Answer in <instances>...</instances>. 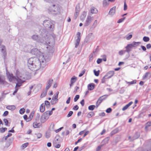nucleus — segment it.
<instances>
[{
  "mask_svg": "<svg viewBox=\"0 0 151 151\" xmlns=\"http://www.w3.org/2000/svg\"><path fill=\"white\" fill-rule=\"evenodd\" d=\"M34 113H31L29 117V118H28V119H29V120H31L32 119V118H33V115H34Z\"/></svg>",
  "mask_w": 151,
  "mask_h": 151,
  "instance_id": "obj_40",
  "label": "nucleus"
},
{
  "mask_svg": "<svg viewBox=\"0 0 151 151\" xmlns=\"http://www.w3.org/2000/svg\"><path fill=\"white\" fill-rule=\"evenodd\" d=\"M45 136L47 138H49L50 137V134L48 132H46V133Z\"/></svg>",
  "mask_w": 151,
  "mask_h": 151,
  "instance_id": "obj_58",
  "label": "nucleus"
},
{
  "mask_svg": "<svg viewBox=\"0 0 151 151\" xmlns=\"http://www.w3.org/2000/svg\"><path fill=\"white\" fill-rule=\"evenodd\" d=\"M7 109L10 110H14L16 107L14 106H8L6 107Z\"/></svg>",
  "mask_w": 151,
  "mask_h": 151,
  "instance_id": "obj_28",
  "label": "nucleus"
},
{
  "mask_svg": "<svg viewBox=\"0 0 151 151\" xmlns=\"http://www.w3.org/2000/svg\"><path fill=\"white\" fill-rule=\"evenodd\" d=\"M32 39L34 40L39 42L40 40L39 37L37 35H34L31 37Z\"/></svg>",
  "mask_w": 151,
  "mask_h": 151,
  "instance_id": "obj_16",
  "label": "nucleus"
},
{
  "mask_svg": "<svg viewBox=\"0 0 151 151\" xmlns=\"http://www.w3.org/2000/svg\"><path fill=\"white\" fill-rule=\"evenodd\" d=\"M25 111V109L24 108L21 109L19 110V113L20 114H23Z\"/></svg>",
  "mask_w": 151,
  "mask_h": 151,
  "instance_id": "obj_38",
  "label": "nucleus"
},
{
  "mask_svg": "<svg viewBox=\"0 0 151 151\" xmlns=\"http://www.w3.org/2000/svg\"><path fill=\"white\" fill-rule=\"evenodd\" d=\"M151 126V121L147 122L146 124V126L145 127V129L146 131L148 130V127Z\"/></svg>",
  "mask_w": 151,
  "mask_h": 151,
  "instance_id": "obj_26",
  "label": "nucleus"
},
{
  "mask_svg": "<svg viewBox=\"0 0 151 151\" xmlns=\"http://www.w3.org/2000/svg\"><path fill=\"white\" fill-rule=\"evenodd\" d=\"M85 70H85V69H84L81 72L79 75V77H81L84 74V73H85Z\"/></svg>",
  "mask_w": 151,
  "mask_h": 151,
  "instance_id": "obj_46",
  "label": "nucleus"
},
{
  "mask_svg": "<svg viewBox=\"0 0 151 151\" xmlns=\"http://www.w3.org/2000/svg\"><path fill=\"white\" fill-rule=\"evenodd\" d=\"M53 80L52 79H49L47 81V83L46 87V90L47 91L51 86L53 83Z\"/></svg>",
  "mask_w": 151,
  "mask_h": 151,
  "instance_id": "obj_12",
  "label": "nucleus"
},
{
  "mask_svg": "<svg viewBox=\"0 0 151 151\" xmlns=\"http://www.w3.org/2000/svg\"><path fill=\"white\" fill-rule=\"evenodd\" d=\"M39 123H37L36 122H35L33 123V127L34 128H37L39 126Z\"/></svg>",
  "mask_w": 151,
  "mask_h": 151,
  "instance_id": "obj_36",
  "label": "nucleus"
},
{
  "mask_svg": "<svg viewBox=\"0 0 151 151\" xmlns=\"http://www.w3.org/2000/svg\"><path fill=\"white\" fill-rule=\"evenodd\" d=\"M102 61V59H101L99 58L97 60V63L98 64L101 63Z\"/></svg>",
  "mask_w": 151,
  "mask_h": 151,
  "instance_id": "obj_56",
  "label": "nucleus"
},
{
  "mask_svg": "<svg viewBox=\"0 0 151 151\" xmlns=\"http://www.w3.org/2000/svg\"><path fill=\"white\" fill-rule=\"evenodd\" d=\"M94 84L93 83H90L88 85V90H92L94 88Z\"/></svg>",
  "mask_w": 151,
  "mask_h": 151,
  "instance_id": "obj_22",
  "label": "nucleus"
},
{
  "mask_svg": "<svg viewBox=\"0 0 151 151\" xmlns=\"http://www.w3.org/2000/svg\"><path fill=\"white\" fill-rule=\"evenodd\" d=\"M102 145L98 146L96 149V151H99L101 149Z\"/></svg>",
  "mask_w": 151,
  "mask_h": 151,
  "instance_id": "obj_59",
  "label": "nucleus"
},
{
  "mask_svg": "<svg viewBox=\"0 0 151 151\" xmlns=\"http://www.w3.org/2000/svg\"><path fill=\"white\" fill-rule=\"evenodd\" d=\"M140 133L139 132H136L135 134L134 135L133 137V139L132 140L136 139L139 138L140 136Z\"/></svg>",
  "mask_w": 151,
  "mask_h": 151,
  "instance_id": "obj_27",
  "label": "nucleus"
},
{
  "mask_svg": "<svg viewBox=\"0 0 151 151\" xmlns=\"http://www.w3.org/2000/svg\"><path fill=\"white\" fill-rule=\"evenodd\" d=\"M79 10L77 9V6L76 7V11L74 15V18L75 19H76L77 17L78 14H79Z\"/></svg>",
  "mask_w": 151,
  "mask_h": 151,
  "instance_id": "obj_24",
  "label": "nucleus"
},
{
  "mask_svg": "<svg viewBox=\"0 0 151 151\" xmlns=\"http://www.w3.org/2000/svg\"><path fill=\"white\" fill-rule=\"evenodd\" d=\"M127 6L126 4V2L125 1H124V10H126L127 9Z\"/></svg>",
  "mask_w": 151,
  "mask_h": 151,
  "instance_id": "obj_47",
  "label": "nucleus"
},
{
  "mask_svg": "<svg viewBox=\"0 0 151 151\" xmlns=\"http://www.w3.org/2000/svg\"><path fill=\"white\" fill-rule=\"evenodd\" d=\"M146 47L147 49H149L151 47V45L150 44H148L146 45Z\"/></svg>",
  "mask_w": 151,
  "mask_h": 151,
  "instance_id": "obj_62",
  "label": "nucleus"
},
{
  "mask_svg": "<svg viewBox=\"0 0 151 151\" xmlns=\"http://www.w3.org/2000/svg\"><path fill=\"white\" fill-rule=\"evenodd\" d=\"M21 83L20 82H17V83L16 84L15 87H17L18 88L19 87L21 86L22 83Z\"/></svg>",
  "mask_w": 151,
  "mask_h": 151,
  "instance_id": "obj_48",
  "label": "nucleus"
},
{
  "mask_svg": "<svg viewBox=\"0 0 151 151\" xmlns=\"http://www.w3.org/2000/svg\"><path fill=\"white\" fill-rule=\"evenodd\" d=\"M76 80V77L75 76H73L71 79L70 83H74Z\"/></svg>",
  "mask_w": 151,
  "mask_h": 151,
  "instance_id": "obj_30",
  "label": "nucleus"
},
{
  "mask_svg": "<svg viewBox=\"0 0 151 151\" xmlns=\"http://www.w3.org/2000/svg\"><path fill=\"white\" fill-rule=\"evenodd\" d=\"M93 72H94L95 75L96 76H98L99 75V72H100V71L99 70L96 71V70H93Z\"/></svg>",
  "mask_w": 151,
  "mask_h": 151,
  "instance_id": "obj_41",
  "label": "nucleus"
},
{
  "mask_svg": "<svg viewBox=\"0 0 151 151\" xmlns=\"http://www.w3.org/2000/svg\"><path fill=\"white\" fill-rule=\"evenodd\" d=\"M50 102L48 101H45V104H44L45 105H50Z\"/></svg>",
  "mask_w": 151,
  "mask_h": 151,
  "instance_id": "obj_61",
  "label": "nucleus"
},
{
  "mask_svg": "<svg viewBox=\"0 0 151 151\" xmlns=\"http://www.w3.org/2000/svg\"><path fill=\"white\" fill-rule=\"evenodd\" d=\"M82 106H84V100L83 99L80 102Z\"/></svg>",
  "mask_w": 151,
  "mask_h": 151,
  "instance_id": "obj_60",
  "label": "nucleus"
},
{
  "mask_svg": "<svg viewBox=\"0 0 151 151\" xmlns=\"http://www.w3.org/2000/svg\"><path fill=\"white\" fill-rule=\"evenodd\" d=\"M94 113L93 112H91L89 113L87 115V117H92Z\"/></svg>",
  "mask_w": 151,
  "mask_h": 151,
  "instance_id": "obj_39",
  "label": "nucleus"
},
{
  "mask_svg": "<svg viewBox=\"0 0 151 151\" xmlns=\"http://www.w3.org/2000/svg\"><path fill=\"white\" fill-rule=\"evenodd\" d=\"M70 97H69L68 99H67V101H66V103L67 104H69L70 103Z\"/></svg>",
  "mask_w": 151,
  "mask_h": 151,
  "instance_id": "obj_64",
  "label": "nucleus"
},
{
  "mask_svg": "<svg viewBox=\"0 0 151 151\" xmlns=\"http://www.w3.org/2000/svg\"><path fill=\"white\" fill-rule=\"evenodd\" d=\"M7 129V128L6 127L4 128H0V132L1 133H4L5 131Z\"/></svg>",
  "mask_w": 151,
  "mask_h": 151,
  "instance_id": "obj_33",
  "label": "nucleus"
},
{
  "mask_svg": "<svg viewBox=\"0 0 151 151\" xmlns=\"http://www.w3.org/2000/svg\"><path fill=\"white\" fill-rule=\"evenodd\" d=\"M49 10L52 13L55 14L58 13L59 11L58 7L54 4L50 6L49 9Z\"/></svg>",
  "mask_w": 151,
  "mask_h": 151,
  "instance_id": "obj_4",
  "label": "nucleus"
},
{
  "mask_svg": "<svg viewBox=\"0 0 151 151\" xmlns=\"http://www.w3.org/2000/svg\"><path fill=\"white\" fill-rule=\"evenodd\" d=\"M47 91L43 92L41 94V97H43L45 96L47 94Z\"/></svg>",
  "mask_w": 151,
  "mask_h": 151,
  "instance_id": "obj_43",
  "label": "nucleus"
},
{
  "mask_svg": "<svg viewBox=\"0 0 151 151\" xmlns=\"http://www.w3.org/2000/svg\"><path fill=\"white\" fill-rule=\"evenodd\" d=\"M143 40L145 42H147L149 41L150 39L148 37L145 36L143 38Z\"/></svg>",
  "mask_w": 151,
  "mask_h": 151,
  "instance_id": "obj_34",
  "label": "nucleus"
},
{
  "mask_svg": "<svg viewBox=\"0 0 151 151\" xmlns=\"http://www.w3.org/2000/svg\"><path fill=\"white\" fill-rule=\"evenodd\" d=\"M125 48L126 49V50H125L124 51H125V52H127L128 53H129L131 51L132 47L129 44L127 45L125 47Z\"/></svg>",
  "mask_w": 151,
  "mask_h": 151,
  "instance_id": "obj_18",
  "label": "nucleus"
},
{
  "mask_svg": "<svg viewBox=\"0 0 151 151\" xmlns=\"http://www.w3.org/2000/svg\"><path fill=\"white\" fill-rule=\"evenodd\" d=\"M125 17H124L123 18H122L121 19H119L118 21H117V22L118 23H121L122 22H123V21L124 20V19H125Z\"/></svg>",
  "mask_w": 151,
  "mask_h": 151,
  "instance_id": "obj_44",
  "label": "nucleus"
},
{
  "mask_svg": "<svg viewBox=\"0 0 151 151\" xmlns=\"http://www.w3.org/2000/svg\"><path fill=\"white\" fill-rule=\"evenodd\" d=\"M90 11L92 14H96L98 12V11L96 8L93 6L91 8Z\"/></svg>",
  "mask_w": 151,
  "mask_h": 151,
  "instance_id": "obj_19",
  "label": "nucleus"
},
{
  "mask_svg": "<svg viewBox=\"0 0 151 151\" xmlns=\"http://www.w3.org/2000/svg\"><path fill=\"white\" fill-rule=\"evenodd\" d=\"M141 47L142 48V50L143 51H145L146 50V48L145 47L141 45Z\"/></svg>",
  "mask_w": 151,
  "mask_h": 151,
  "instance_id": "obj_63",
  "label": "nucleus"
},
{
  "mask_svg": "<svg viewBox=\"0 0 151 151\" xmlns=\"http://www.w3.org/2000/svg\"><path fill=\"white\" fill-rule=\"evenodd\" d=\"M8 78L10 81H16V77L14 76L12 74H9L8 76Z\"/></svg>",
  "mask_w": 151,
  "mask_h": 151,
  "instance_id": "obj_15",
  "label": "nucleus"
},
{
  "mask_svg": "<svg viewBox=\"0 0 151 151\" xmlns=\"http://www.w3.org/2000/svg\"><path fill=\"white\" fill-rule=\"evenodd\" d=\"M8 113L9 112L8 111H6L4 112L3 116H5L8 115Z\"/></svg>",
  "mask_w": 151,
  "mask_h": 151,
  "instance_id": "obj_54",
  "label": "nucleus"
},
{
  "mask_svg": "<svg viewBox=\"0 0 151 151\" xmlns=\"http://www.w3.org/2000/svg\"><path fill=\"white\" fill-rule=\"evenodd\" d=\"M28 145L29 143L28 142H27L23 144L22 146L23 149H24V148L28 146Z\"/></svg>",
  "mask_w": 151,
  "mask_h": 151,
  "instance_id": "obj_37",
  "label": "nucleus"
},
{
  "mask_svg": "<svg viewBox=\"0 0 151 151\" xmlns=\"http://www.w3.org/2000/svg\"><path fill=\"white\" fill-rule=\"evenodd\" d=\"M43 25L47 29H53L54 25L52 22L49 20H46L43 22Z\"/></svg>",
  "mask_w": 151,
  "mask_h": 151,
  "instance_id": "obj_3",
  "label": "nucleus"
},
{
  "mask_svg": "<svg viewBox=\"0 0 151 151\" xmlns=\"http://www.w3.org/2000/svg\"><path fill=\"white\" fill-rule=\"evenodd\" d=\"M125 52V51L124 50H121L119 52V54L121 55H123L124 53Z\"/></svg>",
  "mask_w": 151,
  "mask_h": 151,
  "instance_id": "obj_49",
  "label": "nucleus"
},
{
  "mask_svg": "<svg viewBox=\"0 0 151 151\" xmlns=\"http://www.w3.org/2000/svg\"><path fill=\"white\" fill-rule=\"evenodd\" d=\"M114 74V72L113 71H110L102 79V83H104L105 81V80L111 78Z\"/></svg>",
  "mask_w": 151,
  "mask_h": 151,
  "instance_id": "obj_5",
  "label": "nucleus"
},
{
  "mask_svg": "<svg viewBox=\"0 0 151 151\" xmlns=\"http://www.w3.org/2000/svg\"><path fill=\"white\" fill-rule=\"evenodd\" d=\"M136 82V81L135 80H133V81H131V82H127V83H129L130 84H133L135 83Z\"/></svg>",
  "mask_w": 151,
  "mask_h": 151,
  "instance_id": "obj_51",
  "label": "nucleus"
},
{
  "mask_svg": "<svg viewBox=\"0 0 151 151\" xmlns=\"http://www.w3.org/2000/svg\"><path fill=\"white\" fill-rule=\"evenodd\" d=\"M132 37V35H130L128 36H127L126 39L127 40H130Z\"/></svg>",
  "mask_w": 151,
  "mask_h": 151,
  "instance_id": "obj_55",
  "label": "nucleus"
},
{
  "mask_svg": "<svg viewBox=\"0 0 151 151\" xmlns=\"http://www.w3.org/2000/svg\"><path fill=\"white\" fill-rule=\"evenodd\" d=\"M79 95H76L75 96V97L74 99V101L75 102H76L77 101V100L79 99Z\"/></svg>",
  "mask_w": 151,
  "mask_h": 151,
  "instance_id": "obj_45",
  "label": "nucleus"
},
{
  "mask_svg": "<svg viewBox=\"0 0 151 151\" xmlns=\"http://www.w3.org/2000/svg\"><path fill=\"white\" fill-rule=\"evenodd\" d=\"M3 121L5 124V125L6 126H7L8 124V120L6 119H4L3 120Z\"/></svg>",
  "mask_w": 151,
  "mask_h": 151,
  "instance_id": "obj_52",
  "label": "nucleus"
},
{
  "mask_svg": "<svg viewBox=\"0 0 151 151\" xmlns=\"http://www.w3.org/2000/svg\"><path fill=\"white\" fill-rule=\"evenodd\" d=\"M86 15V12H83L81 16V19L82 20H84L85 19Z\"/></svg>",
  "mask_w": 151,
  "mask_h": 151,
  "instance_id": "obj_25",
  "label": "nucleus"
},
{
  "mask_svg": "<svg viewBox=\"0 0 151 151\" xmlns=\"http://www.w3.org/2000/svg\"><path fill=\"white\" fill-rule=\"evenodd\" d=\"M78 108L79 107L77 105H76L73 107V109L74 110H77L78 109Z\"/></svg>",
  "mask_w": 151,
  "mask_h": 151,
  "instance_id": "obj_57",
  "label": "nucleus"
},
{
  "mask_svg": "<svg viewBox=\"0 0 151 151\" xmlns=\"http://www.w3.org/2000/svg\"><path fill=\"white\" fill-rule=\"evenodd\" d=\"M31 53L38 57V58L41 55L44 56L43 54L37 48L32 49L31 51Z\"/></svg>",
  "mask_w": 151,
  "mask_h": 151,
  "instance_id": "obj_6",
  "label": "nucleus"
},
{
  "mask_svg": "<svg viewBox=\"0 0 151 151\" xmlns=\"http://www.w3.org/2000/svg\"><path fill=\"white\" fill-rule=\"evenodd\" d=\"M59 92L58 91L56 93V95L52 97V100L50 101L51 104L52 105H53L56 104L58 101V97Z\"/></svg>",
  "mask_w": 151,
  "mask_h": 151,
  "instance_id": "obj_9",
  "label": "nucleus"
},
{
  "mask_svg": "<svg viewBox=\"0 0 151 151\" xmlns=\"http://www.w3.org/2000/svg\"><path fill=\"white\" fill-rule=\"evenodd\" d=\"M96 107V106L94 105H92L88 106V109L89 110H93Z\"/></svg>",
  "mask_w": 151,
  "mask_h": 151,
  "instance_id": "obj_31",
  "label": "nucleus"
},
{
  "mask_svg": "<svg viewBox=\"0 0 151 151\" xmlns=\"http://www.w3.org/2000/svg\"><path fill=\"white\" fill-rule=\"evenodd\" d=\"M45 109V105L44 104H42L40 107V111L41 112H43Z\"/></svg>",
  "mask_w": 151,
  "mask_h": 151,
  "instance_id": "obj_23",
  "label": "nucleus"
},
{
  "mask_svg": "<svg viewBox=\"0 0 151 151\" xmlns=\"http://www.w3.org/2000/svg\"><path fill=\"white\" fill-rule=\"evenodd\" d=\"M151 77V74L150 72H147L145 73V75L143 76L142 79L144 80L148 78H150Z\"/></svg>",
  "mask_w": 151,
  "mask_h": 151,
  "instance_id": "obj_13",
  "label": "nucleus"
},
{
  "mask_svg": "<svg viewBox=\"0 0 151 151\" xmlns=\"http://www.w3.org/2000/svg\"><path fill=\"white\" fill-rule=\"evenodd\" d=\"M5 78L3 76L0 75V84H3L5 83Z\"/></svg>",
  "mask_w": 151,
  "mask_h": 151,
  "instance_id": "obj_21",
  "label": "nucleus"
},
{
  "mask_svg": "<svg viewBox=\"0 0 151 151\" xmlns=\"http://www.w3.org/2000/svg\"><path fill=\"white\" fill-rule=\"evenodd\" d=\"M112 111V109L111 108H109L107 109L106 110V112L107 113H110Z\"/></svg>",
  "mask_w": 151,
  "mask_h": 151,
  "instance_id": "obj_53",
  "label": "nucleus"
},
{
  "mask_svg": "<svg viewBox=\"0 0 151 151\" xmlns=\"http://www.w3.org/2000/svg\"><path fill=\"white\" fill-rule=\"evenodd\" d=\"M92 20V17L91 16H88L84 24V26L86 27L89 25L91 24Z\"/></svg>",
  "mask_w": 151,
  "mask_h": 151,
  "instance_id": "obj_10",
  "label": "nucleus"
},
{
  "mask_svg": "<svg viewBox=\"0 0 151 151\" xmlns=\"http://www.w3.org/2000/svg\"><path fill=\"white\" fill-rule=\"evenodd\" d=\"M140 42H134L133 43L131 44H130L132 48V47H135L138 46L139 44H140Z\"/></svg>",
  "mask_w": 151,
  "mask_h": 151,
  "instance_id": "obj_20",
  "label": "nucleus"
},
{
  "mask_svg": "<svg viewBox=\"0 0 151 151\" xmlns=\"http://www.w3.org/2000/svg\"><path fill=\"white\" fill-rule=\"evenodd\" d=\"M52 113V111H47L43 113L41 117V122L42 123L45 122Z\"/></svg>",
  "mask_w": 151,
  "mask_h": 151,
  "instance_id": "obj_2",
  "label": "nucleus"
},
{
  "mask_svg": "<svg viewBox=\"0 0 151 151\" xmlns=\"http://www.w3.org/2000/svg\"><path fill=\"white\" fill-rule=\"evenodd\" d=\"M97 23V20H95L93 24L92 25L91 27V29H94L96 26Z\"/></svg>",
  "mask_w": 151,
  "mask_h": 151,
  "instance_id": "obj_29",
  "label": "nucleus"
},
{
  "mask_svg": "<svg viewBox=\"0 0 151 151\" xmlns=\"http://www.w3.org/2000/svg\"><path fill=\"white\" fill-rule=\"evenodd\" d=\"M17 78H16V81L18 82L23 83L24 81V78L22 74L18 72H17L16 73Z\"/></svg>",
  "mask_w": 151,
  "mask_h": 151,
  "instance_id": "obj_7",
  "label": "nucleus"
},
{
  "mask_svg": "<svg viewBox=\"0 0 151 151\" xmlns=\"http://www.w3.org/2000/svg\"><path fill=\"white\" fill-rule=\"evenodd\" d=\"M109 4V2L106 0H104L103 1V6H108Z\"/></svg>",
  "mask_w": 151,
  "mask_h": 151,
  "instance_id": "obj_32",
  "label": "nucleus"
},
{
  "mask_svg": "<svg viewBox=\"0 0 151 151\" xmlns=\"http://www.w3.org/2000/svg\"><path fill=\"white\" fill-rule=\"evenodd\" d=\"M108 96V95H105L100 97L98 100L99 103H101L103 100H105L107 98Z\"/></svg>",
  "mask_w": 151,
  "mask_h": 151,
  "instance_id": "obj_14",
  "label": "nucleus"
},
{
  "mask_svg": "<svg viewBox=\"0 0 151 151\" xmlns=\"http://www.w3.org/2000/svg\"><path fill=\"white\" fill-rule=\"evenodd\" d=\"M116 7L114 6L111 8L109 12V14L111 15H113L115 12Z\"/></svg>",
  "mask_w": 151,
  "mask_h": 151,
  "instance_id": "obj_17",
  "label": "nucleus"
},
{
  "mask_svg": "<svg viewBox=\"0 0 151 151\" xmlns=\"http://www.w3.org/2000/svg\"><path fill=\"white\" fill-rule=\"evenodd\" d=\"M118 132V130L117 129H115L114 130L112 131L111 133V135H114V134L117 133Z\"/></svg>",
  "mask_w": 151,
  "mask_h": 151,
  "instance_id": "obj_35",
  "label": "nucleus"
},
{
  "mask_svg": "<svg viewBox=\"0 0 151 151\" xmlns=\"http://www.w3.org/2000/svg\"><path fill=\"white\" fill-rule=\"evenodd\" d=\"M81 33L80 32H78L77 34V39H76L75 43V47L77 48L78 46L80 43L81 39Z\"/></svg>",
  "mask_w": 151,
  "mask_h": 151,
  "instance_id": "obj_11",
  "label": "nucleus"
},
{
  "mask_svg": "<svg viewBox=\"0 0 151 151\" xmlns=\"http://www.w3.org/2000/svg\"><path fill=\"white\" fill-rule=\"evenodd\" d=\"M37 138H40L42 137V134L40 133L35 134Z\"/></svg>",
  "mask_w": 151,
  "mask_h": 151,
  "instance_id": "obj_42",
  "label": "nucleus"
},
{
  "mask_svg": "<svg viewBox=\"0 0 151 151\" xmlns=\"http://www.w3.org/2000/svg\"><path fill=\"white\" fill-rule=\"evenodd\" d=\"M0 46V50L2 53L4 59L5 60L6 59L7 55V52L5 46L4 45H1Z\"/></svg>",
  "mask_w": 151,
  "mask_h": 151,
  "instance_id": "obj_8",
  "label": "nucleus"
},
{
  "mask_svg": "<svg viewBox=\"0 0 151 151\" xmlns=\"http://www.w3.org/2000/svg\"><path fill=\"white\" fill-rule=\"evenodd\" d=\"M73 114V112L72 111H70L69 112L68 114L67 115V117H70Z\"/></svg>",
  "mask_w": 151,
  "mask_h": 151,
  "instance_id": "obj_50",
  "label": "nucleus"
},
{
  "mask_svg": "<svg viewBox=\"0 0 151 151\" xmlns=\"http://www.w3.org/2000/svg\"><path fill=\"white\" fill-rule=\"evenodd\" d=\"M46 65V60L44 56L41 55L37 58H31L28 60V66L32 71H36L40 67L44 68Z\"/></svg>",
  "mask_w": 151,
  "mask_h": 151,
  "instance_id": "obj_1",
  "label": "nucleus"
}]
</instances>
